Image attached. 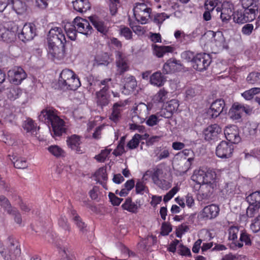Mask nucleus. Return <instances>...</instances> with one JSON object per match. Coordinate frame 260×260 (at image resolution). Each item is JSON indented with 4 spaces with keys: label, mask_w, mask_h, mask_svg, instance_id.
I'll list each match as a JSON object with an SVG mask.
<instances>
[{
    "label": "nucleus",
    "mask_w": 260,
    "mask_h": 260,
    "mask_svg": "<svg viewBox=\"0 0 260 260\" xmlns=\"http://www.w3.org/2000/svg\"><path fill=\"white\" fill-rule=\"evenodd\" d=\"M172 231L171 225L166 222L162 224L161 228V235L163 236L168 235Z\"/></svg>",
    "instance_id": "obj_64"
},
{
    "label": "nucleus",
    "mask_w": 260,
    "mask_h": 260,
    "mask_svg": "<svg viewBox=\"0 0 260 260\" xmlns=\"http://www.w3.org/2000/svg\"><path fill=\"white\" fill-rule=\"evenodd\" d=\"M68 146L72 150L78 153H82L80 145L81 144V137L76 135H73L69 137L67 140Z\"/></svg>",
    "instance_id": "obj_21"
},
{
    "label": "nucleus",
    "mask_w": 260,
    "mask_h": 260,
    "mask_svg": "<svg viewBox=\"0 0 260 260\" xmlns=\"http://www.w3.org/2000/svg\"><path fill=\"white\" fill-rule=\"evenodd\" d=\"M154 183L162 189L167 190L171 187L170 184L165 180L159 179L154 182Z\"/></svg>",
    "instance_id": "obj_61"
},
{
    "label": "nucleus",
    "mask_w": 260,
    "mask_h": 260,
    "mask_svg": "<svg viewBox=\"0 0 260 260\" xmlns=\"http://www.w3.org/2000/svg\"><path fill=\"white\" fill-rule=\"evenodd\" d=\"M6 93L8 99L14 101L19 97L22 91L18 87L12 86L7 89Z\"/></svg>",
    "instance_id": "obj_32"
},
{
    "label": "nucleus",
    "mask_w": 260,
    "mask_h": 260,
    "mask_svg": "<svg viewBox=\"0 0 260 260\" xmlns=\"http://www.w3.org/2000/svg\"><path fill=\"white\" fill-rule=\"evenodd\" d=\"M95 180L100 182L103 185V187H105V185L103 183L102 181H106L108 177L106 173V169L104 168H100L95 173Z\"/></svg>",
    "instance_id": "obj_37"
},
{
    "label": "nucleus",
    "mask_w": 260,
    "mask_h": 260,
    "mask_svg": "<svg viewBox=\"0 0 260 260\" xmlns=\"http://www.w3.org/2000/svg\"><path fill=\"white\" fill-rule=\"evenodd\" d=\"M221 8L218 7L216 10L217 12H220V16L223 22H228L231 19L232 16H234L233 12L234 6L229 2H224L221 5Z\"/></svg>",
    "instance_id": "obj_13"
},
{
    "label": "nucleus",
    "mask_w": 260,
    "mask_h": 260,
    "mask_svg": "<svg viewBox=\"0 0 260 260\" xmlns=\"http://www.w3.org/2000/svg\"><path fill=\"white\" fill-rule=\"evenodd\" d=\"M240 240L241 242H237L235 243V245L239 248L243 246V243L242 242H245L246 245H249L251 244V240L249 235L245 233H242L240 235Z\"/></svg>",
    "instance_id": "obj_47"
},
{
    "label": "nucleus",
    "mask_w": 260,
    "mask_h": 260,
    "mask_svg": "<svg viewBox=\"0 0 260 260\" xmlns=\"http://www.w3.org/2000/svg\"><path fill=\"white\" fill-rule=\"evenodd\" d=\"M23 127L27 132H31L32 134L36 132L34 121L32 120H27L24 123Z\"/></svg>",
    "instance_id": "obj_57"
},
{
    "label": "nucleus",
    "mask_w": 260,
    "mask_h": 260,
    "mask_svg": "<svg viewBox=\"0 0 260 260\" xmlns=\"http://www.w3.org/2000/svg\"><path fill=\"white\" fill-rule=\"evenodd\" d=\"M225 106L224 102L222 99L217 100L211 104L208 110L207 114L210 118H215L218 117L223 111Z\"/></svg>",
    "instance_id": "obj_17"
},
{
    "label": "nucleus",
    "mask_w": 260,
    "mask_h": 260,
    "mask_svg": "<svg viewBox=\"0 0 260 260\" xmlns=\"http://www.w3.org/2000/svg\"><path fill=\"white\" fill-rule=\"evenodd\" d=\"M211 62V59L209 54L199 53L197 54L193 60V68L199 71H203L207 69Z\"/></svg>",
    "instance_id": "obj_9"
},
{
    "label": "nucleus",
    "mask_w": 260,
    "mask_h": 260,
    "mask_svg": "<svg viewBox=\"0 0 260 260\" xmlns=\"http://www.w3.org/2000/svg\"><path fill=\"white\" fill-rule=\"evenodd\" d=\"M123 209L130 212L136 213L137 212L138 206L134 202H133L131 198H127L122 205Z\"/></svg>",
    "instance_id": "obj_36"
},
{
    "label": "nucleus",
    "mask_w": 260,
    "mask_h": 260,
    "mask_svg": "<svg viewBox=\"0 0 260 260\" xmlns=\"http://www.w3.org/2000/svg\"><path fill=\"white\" fill-rule=\"evenodd\" d=\"M36 35V26L33 23H26L24 25L18 38L23 42L30 41Z\"/></svg>",
    "instance_id": "obj_15"
},
{
    "label": "nucleus",
    "mask_w": 260,
    "mask_h": 260,
    "mask_svg": "<svg viewBox=\"0 0 260 260\" xmlns=\"http://www.w3.org/2000/svg\"><path fill=\"white\" fill-rule=\"evenodd\" d=\"M260 92V88H252L246 90L241 94L242 96L246 100L252 99L254 95Z\"/></svg>",
    "instance_id": "obj_39"
},
{
    "label": "nucleus",
    "mask_w": 260,
    "mask_h": 260,
    "mask_svg": "<svg viewBox=\"0 0 260 260\" xmlns=\"http://www.w3.org/2000/svg\"><path fill=\"white\" fill-rule=\"evenodd\" d=\"M250 109L244 105L238 103H234L229 111V115L233 120H238L242 117V114L245 112L248 114Z\"/></svg>",
    "instance_id": "obj_20"
},
{
    "label": "nucleus",
    "mask_w": 260,
    "mask_h": 260,
    "mask_svg": "<svg viewBox=\"0 0 260 260\" xmlns=\"http://www.w3.org/2000/svg\"><path fill=\"white\" fill-rule=\"evenodd\" d=\"M219 211V209L217 206L211 204L204 208L201 216L203 218L212 219L217 216Z\"/></svg>",
    "instance_id": "obj_22"
},
{
    "label": "nucleus",
    "mask_w": 260,
    "mask_h": 260,
    "mask_svg": "<svg viewBox=\"0 0 260 260\" xmlns=\"http://www.w3.org/2000/svg\"><path fill=\"white\" fill-rule=\"evenodd\" d=\"M168 92L165 88L160 89L155 95L156 101L160 103L165 102L168 98Z\"/></svg>",
    "instance_id": "obj_44"
},
{
    "label": "nucleus",
    "mask_w": 260,
    "mask_h": 260,
    "mask_svg": "<svg viewBox=\"0 0 260 260\" xmlns=\"http://www.w3.org/2000/svg\"><path fill=\"white\" fill-rule=\"evenodd\" d=\"M214 189L208 186L201 185L197 195L198 200H208L212 195Z\"/></svg>",
    "instance_id": "obj_26"
},
{
    "label": "nucleus",
    "mask_w": 260,
    "mask_h": 260,
    "mask_svg": "<svg viewBox=\"0 0 260 260\" xmlns=\"http://www.w3.org/2000/svg\"><path fill=\"white\" fill-rule=\"evenodd\" d=\"M221 5L219 0H206L204 6L206 10L213 11L215 8H217Z\"/></svg>",
    "instance_id": "obj_40"
},
{
    "label": "nucleus",
    "mask_w": 260,
    "mask_h": 260,
    "mask_svg": "<svg viewBox=\"0 0 260 260\" xmlns=\"http://www.w3.org/2000/svg\"><path fill=\"white\" fill-rule=\"evenodd\" d=\"M179 107L178 101L175 100H173L170 101L168 106L166 107V110L171 112H174L176 111Z\"/></svg>",
    "instance_id": "obj_56"
},
{
    "label": "nucleus",
    "mask_w": 260,
    "mask_h": 260,
    "mask_svg": "<svg viewBox=\"0 0 260 260\" xmlns=\"http://www.w3.org/2000/svg\"><path fill=\"white\" fill-rule=\"evenodd\" d=\"M18 27L13 22L0 25V39L7 43L14 42L16 38Z\"/></svg>",
    "instance_id": "obj_5"
},
{
    "label": "nucleus",
    "mask_w": 260,
    "mask_h": 260,
    "mask_svg": "<svg viewBox=\"0 0 260 260\" xmlns=\"http://www.w3.org/2000/svg\"><path fill=\"white\" fill-rule=\"evenodd\" d=\"M224 134L227 140L231 144H238L241 141L239 129L236 125L226 126L224 130Z\"/></svg>",
    "instance_id": "obj_16"
},
{
    "label": "nucleus",
    "mask_w": 260,
    "mask_h": 260,
    "mask_svg": "<svg viewBox=\"0 0 260 260\" xmlns=\"http://www.w3.org/2000/svg\"><path fill=\"white\" fill-rule=\"evenodd\" d=\"M120 35L124 37L126 39H130L132 37V32L127 27L123 26L120 28Z\"/></svg>",
    "instance_id": "obj_63"
},
{
    "label": "nucleus",
    "mask_w": 260,
    "mask_h": 260,
    "mask_svg": "<svg viewBox=\"0 0 260 260\" xmlns=\"http://www.w3.org/2000/svg\"><path fill=\"white\" fill-rule=\"evenodd\" d=\"M203 27H197L192 32L189 34H185L184 44H188L193 42L194 39L200 36H202Z\"/></svg>",
    "instance_id": "obj_29"
},
{
    "label": "nucleus",
    "mask_w": 260,
    "mask_h": 260,
    "mask_svg": "<svg viewBox=\"0 0 260 260\" xmlns=\"http://www.w3.org/2000/svg\"><path fill=\"white\" fill-rule=\"evenodd\" d=\"M259 217V215H258L252 221L250 225V229L254 233H257L260 230V221Z\"/></svg>",
    "instance_id": "obj_55"
},
{
    "label": "nucleus",
    "mask_w": 260,
    "mask_h": 260,
    "mask_svg": "<svg viewBox=\"0 0 260 260\" xmlns=\"http://www.w3.org/2000/svg\"><path fill=\"white\" fill-rule=\"evenodd\" d=\"M48 44V52L52 56L57 59H62L65 56V44Z\"/></svg>",
    "instance_id": "obj_19"
},
{
    "label": "nucleus",
    "mask_w": 260,
    "mask_h": 260,
    "mask_svg": "<svg viewBox=\"0 0 260 260\" xmlns=\"http://www.w3.org/2000/svg\"><path fill=\"white\" fill-rule=\"evenodd\" d=\"M110 13L112 15H115L120 5L119 0H108Z\"/></svg>",
    "instance_id": "obj_45"
},
{
    "label": "nucleus",
    "mask_w": 260,
    "mask_h": 260,
    "mask_svg": "<svg viewBox=\"0 0 260 260\" xmlns=\"http://www.w3.org/2000/svg\"><path fill=\"white\" fill-rule=\"evenodd\" d=\"M72 213L73 215H75L73 217V219L74 220L76 224L78 226L81 231H83L84 228H85L84 222H82L80 217L78 215L76 214V212L75 211H73Z\"/></svg>",
    "instance_id": "obj_54"
},
{
    "label": "nucleus",
    "mask_w": 260,
    "mask_h": 260,
    "mask_svg": "<svg viewBox=\"0 0 260 260\" xmlns=\"http://www.w3.org/2000/svg\"><path fill=\"white\" fill-rule=\"evenodd\" d=\"M234 151L233 145L225 141H222L217 146L215 153L217 156L221 158L231 157Z\"/></svg>",
    "instance_id": "obj_11"
},
{
    "label": "nucleus",
    "mask_w": 260,
    "mask_h": 260,
    "mask_svg": "<svg viewBox=\"0 0 260 260\" xmlns=\"http://www.w3.org/2000/svg\"><path fill=\"white\" fill-rule=\"evenodd\" d=\"M10 4L12 5L13 10L18 14H22L26 10L25 4L20 0H11Z\"/></svg>",
    "instance_id": "obj_30"
},
{
    "label": "nucleus",
    "mask_w": 260,
    "mask_h": 260,
    "mask_svg": "<svg viewBox=\"0 0 260 260\" xmlns=\"http://www.w3.org/2000/svg\"><path fill=\"white\" fill-rule=\"evenodd\" d=\"M259 79V73L252 72L250 73L247 77V81L250 84H253L258 81Z\"/></svg>",
    "instance_id": "obj_62"
},
{
    "label": "nucleus",
    "mask_w": 260,
    "mask_h": 260,
    "mask_svg": "<svg viewBox=\"0 0 260 260\" xmlns=\"http://www.w3.org/2000/svg\"><path fill=\"white\" fill-rule=\"evenodd\" d=\"M166 81V77L160 71L155 72L150 76V83L157 87L164 86Z\"/></svg>",
    "instance_id": "obj_23"
},
{
    "label": "nucleus",
    "mask_w": 260,
    "mask_h": 260,
    "mask_svg": "<svg viewBox=\"0 0 260 260\" xmlns=\"http://www.w3.org/2000/svg\"><path fill=\"white\" fill-rule=\"evenodd\" d=\"M101 57L98 56L96 57V61L99 64H106L107 65L109 61V55L108 53H103L101 54Z\"/></svg>",
    "instance_id": "obj_52"
},
{
    "label": "nucleus",
    "mask_w": 260,
    "mask_h": 260,
    "mask_svg": "<svg viewBox=\"0 0 260 260\" xmlns=\"http://www.w3.org/2000/svg\"><path fill=\"white\" fill-rule=\"evenodd\" d=\"M0 253L5 260H15L21 253L18 242L13 238H9L6 249L3 243L0 242Z\"/></svg>",
    "instance_id": "obj_4"
},
{
    "label": "nucleus",
    "mask_w": 260,
    "mask_h": 260,
    "mask_svg": "<svg viewBox=\"0 0 260 260\" xmlns=\"http://www.w3.org/2000/svg\"><path fill=\"white\" fill-rule=\"evenodd\" d=\"M73 23L76 25L78 32L87 37L92 34V28L87 20L77 17L74 19Z\"/></svg>",
    "instance_id": "obj_14"
},
{
    "label": "nucleus",
    "mask_w": 260,
    "mask_h": 260,
    "mask_svg": "<svg viewBox=\"0 0 260 260\" xmlns=\"http://www.w3.org/2000/svg\"><path fill=\"white\" fill-rule=\"evenodd\" d=\"M178 191L177 186L174 187L164 197V201L166 203L171 200Z\"/></svg>",
    "instance_id": "obj_59"
},
{
    "label": "nucleus",
    "mask_w": 260,
    "mask_h": 260,
    "mask_svg": "<svg viewBox=\"0 0 260 260\" xmlns=\"http://www.w3.org/2000/svg\"><path fill=\"white\" fill-rule=\"evenodd\" d=\"M140 140V135L136 134L132 138V139L127 143L126 147L129 149H134L136 148L139 143Z\"/></svg>",
    "instance_id": "obj_41"
},
{
    "label": "nucleus",
    "mask_w": 260,
    "mask_h": 260,
    "mask_svg": "<svg viewBox=\"0 0 260 260\" xmlns=\"http://www.w3.org/2000/svg\"><path fill=\"white\" fill-rule=\"evenodd\" d=\"M115 63L122 62L124 63H128L127 56L123 52L120 51L115 52Z\"/></svg>",
    "instance_id": "obj_46"
},
{
    "label": "nucleus",
    "mask_w": 260,
    "mask_h": 260,
    "mask_svg": "<svg viewBox=\"0 0 260 260\" xmlns=\"http://www.w3.org/2000/svg\"><path fill=\"white\" fill-rule=\"evenodd\" d=\"M239 229L237 226H231L229 230V239L230 240H235L237 238Z\"/></svg>",
    "instance_id": "obj_58"
},
{
    "label": "nucleus",
    "mask_w": 260,
    "mask_h": 260,
    "mask_svg": "<svg viewBox=\"0 0 260 260\" xmlns=\"http://www.w3.org/2000/svg\"><path fill=\"white\" fill-rule=\"evenodd\" d=\"M39 121L46 124L54 138L60 137L66 133L67 126L63 119L57 114V111L52 108L43 109L38 116Z\"/></svg>",
    "instance_id": "obj_1"
},
{
    "label": "nucleus",
    "mask_w": 260,
    "mask_h": 260,
    "mask_svg": "<svg viewBox=\"0 0 260 260\" xmlns=\"http://www.w3.org/2000/svg\"><path fill=\"white\" fill-rule=\"evenodd\" d=\"M153 53L158 57H161L166 53L172 52L173 47L170 46H158L156 45H153Z\"/></svg>",
    "instance_id": "obj_28"
},
{
    "label": "nucleus",
    "mask_w": 260,
    "mask_h": 260,
    "mask_svg": "<svg viewBox=\"0 0 260 260\" xmlns=\"http://www.w3.org/2000/svg\"><path fill=\"white\" fill-rule=\"evenodd\" d=\"M89 19L99 31L103 34H106L108 31L107 27L105 25L103 21H100L99 18L95 16H90Z\"/></svg>",
    "instance_id": "obj_27"
},
{
    "label": "nucleus",
    "mask_w": 260,
    "mask_h": 260,
    "mask_svg": "<svg viewBox=\"0 0 260 260\" xmlns=\"http://www.w3.org/2000/svg\"><path fill=\"white\" fill-rule=\"evenodd\" d=\"M10 82L15 85L20 84L26 77V74L20 67H15L8 72Z\"/></svg>",
    "instance_id": "obj_12"
},
{
    "label": "nucleus",
    "mask_w": 260,
    "mask_h": 260,
    "mask_svg": "<svg viewBox=\"0 0 260 260\" xmlns=\"http://www.w3.org/2000/svg\"><path fill=\"white\" fill-rule=\"evenodd\" d=\"M252 204H255L253 207H249L247 210V213L248 216L253 217L255 214L258 213V209L259 208V201L255 200V201L251 203Z\"/></svg>",
    "instance_id": "obj_48"
},
{
    "label": "nucleus",
    "mask_w": 260,
    "mask_h": 260,
    "mask_svg": "<svg viewBox=\"0 0 260 260\" xmlns=\"http://www.w3.org/2000/svg\"><path fill=\"white\" fill-rule=\"evenodd\" d=\"M58 85L63 89L75 90L81 86V83L72 71L64 69L60 74Z\"/></svg>",
    "instance_id": "obj_3"
},
{
    "label": "nucleus",
    "mask_w": 260,
    "mask_h": 260,
    "mask_svg": "<svg viewBox=\"0 0 260 260\" xmlns=\"http://www.w3.org/2000/svg\"><path fill=\"white\" fill-rule=\"evenodd\" d=\"M47 39L48 44H61L67 42L62 29L58 27L52 28L49 30Z\"/></svg>",
    "instance_id": "obj_10"
},
{
    "label": "nucleus",
    "mask_w": 260,
    "mask_h": 260,
    "mask_svg": "<svg viewBox=\"0 0 260 260\" xmlns=\"http://www.w3.org/2000/svg\"><path fill=\"white\" fill-rule=\"evenodd\" d=\"M133 11L136 19L141 24H145L150 17L151 9L144 3H138L136 4Z\"/></svg>",
    "instance_id": "obj_8"
},
{
    "label": "nucleus",
    "mask_w": 260,
    "mask_h": 260,
    "mask_svg": "<svg viewBox=\"0 0 260 260\" xmlns=\"http://www.w3.org/2000/svg\"><path fill=\"white\" fill-rule=\"evenodd\" d=\"M123 88L129 90H133L137 86L135 78L133 76H126L121 80Z\"/></svg>",
    "instance_id": "obj_31"
},
{
    "label": "nucleus",
    "mask_w": 260,
    "mask_h": 260,
    "mask_svg": "<svg viewBox=\"0 0 260 260\" xmlns=\"http://www.w3.org/2000/svg\"><path fill=\"white\" fill-rule=\"evenodd\" d=\"M205 175L206 172L203 170H196L191 176L192 180L198 184L204 185L205 183Z\"/></svg>",
    "instance_id": "obj_34"
},
{
    "label": "nucleus",
    "mask_w": 260,
    "mask_h": 260,
    "mask_svg": "<svg viewBox=\"0 0 260 260\" xmlns=\"http://www.w3.org/2000/svg\"><path fill=\"white\" fill-rule=\"evenodd\" d=\"M76 25L68 23L64 26V30L69 39L75 41L77 37V31Z\"/></svg>",
    "instance_id": "obj_33"
},
{
    "label": "nucleus",
    "mask_w": 260,
    "mask_h": 260,
    "mask_svg": "<svg viewBox=\"0 0 260 260\" xmlns=\"http://www.w3.org/2000/svg\"><path fill=\"white\" fill-rule=\"evenodd\" d=\"M242 6L244 11H238L235 13L234 21L243 24L253 20L255 18V12L258 11V6L253 2L246 4L245 0L242 2Z\"/></svg>",
    "instance_id": "obj_2"
},
{
    "label": "nucleus",
    "mask_w": 260,
    "mask_h": 260,
    "mask_svg": "<svg viewBox=\"0 0 260 260\" xmlns=\"http://www.w3.org/2000/svg\"><path fill=\"white\" fill-rule=\"evenodd\" d=\"M12 161L14 166L17 169H24L27 167L28 164L26 159L24 158L19 157L16 159L15 158H13Z\"/></svg>",
    "instance_id": "obj_42"
},
{
    "label": "nucleus",
    "mask_w": 260,
    "mask_h": 260,
    "mask_svg": "<svg viewBox=\"0 0 260 260\" xmlns=\"http://www.w3.org/2000/svg\"><path fill=\"white\" fill-rule=\"evenodd\" d=\"M214 39L219 46H223L225 43V39L222 33L220 31L216 32L214 35Z\"/></svg>",
    "instance_id": "obj_53"
},
{
    "label": "nucleus",
    "mask_w": 260,
    "mask_h": 260,
    "mask_svg": "<svg viewBox=\"0 0 260 260\" xmlns=\"http://www.w3.org/2000/svg\"><path fill=\"white\" fill-rule=\"evenodd\" d=\"M117 71L119 75L123 74L129 69L128 63H124L122 62H116Z\"/></svg>",
    "instance_id": "obj_50"
},
{
    "label": "nucleus",
    "mask_w": 260,
    "mask_h": 260,
    "mask_svg": "<svg viewBox=\"0 0 260 260\" xmlns=\"http://www.w3.org/2000/svg\"><path fill=\"white\" fill-rule=\"evenodd\" d=\"M204 186H208L215 189L217 186V178L216 174L214 171H208L206 172V175H205V183Z\"/></svg>",
    "instance_id": "obj_24"
},
{
    "label": "nucleus",
    "mask_w": 260,
    "mask_h": 260,
    "mask_svg": "<svg viewBox=\"0 0 260 260\" xmlns=\"http://www.w3.org/2000/svg\"><path fill=\"white\" fill-rule=\"evenodd\" d=\"M1 205L8 214L15 208L11 206L9 201L4 196H0Z\"/></svg>",
    "instance_id": "obj_38"
},
{
    "label": "nucleus",
    "mask_w": 260,
    "mask_h": 260,
    "mask_svg": "<svg viewBox=\"0 0 260 260\" xmlns=\"http://www.w3.org/2000/svg\"><path fill=\"white\" fill-rule=\"evenodd\" d=\"M9 214L14 217V220L17 224H21L22 222L21 215L19 211L16 208L13 209L11 213H9Z\"/></svg>",
    "instance_id": "obj_60"
},
{
    "label": "nucleus",
    "mask_w": 260,
    "mask_h": 260,
    "mask_svg": "<svg viewBox=\"0 0 260 260\" xmlns=\"http://www.w3.org/2000/svg\"><path fill=\"white\" fill-rule=\"evenodd\" d=\"M111 81V78H107L102 80L100 84L104 86L96 93L97 105L102 108L107 106L110 102V96L108 94V91L109 90V84Z\"/></svg>",
    "instance_id": "obj_7"
},
{
    "label": "nucleus",
    "mask_w": 260,
    "mask_h": 260,
    "mask_svg": "<svg viewBox=\"0 0 260 260\" xmlns=\"http://www.w3.org/2000/svg\"><path fill=\"white\" fill-rule=\"evenodd\" d=\"M123 106H124V104L121 102H117L114 104L112 112L110 117L112 120L116 121L118 119L120 114V108Z\"/></svg>",
    "instance_id": "obj_35"
},
{
    "label": "nucleus",
    "mask_w": 260,
    "mask_h": 260,
    "mask_svg": "<svg viewBox=\"0 0 260 260\" xmlns=\"http://www.w3.org/2000/svg\"><path fill=\"white\" fill-rule=\"evenodd\" d=\"M221 132L222 129L219 125L217 124H211L204 131L205 139L208 141L216 140L221 134Z\"/></svg>",
    "instance_id": "obj_18"
},
{
    "label": "nucleus",
    "mask_w": 260,
    "mask_h": 260,
    "mask_svg": "<svg viewBox=\"0 0 260 260\" xmlns=\"http://www.w3.org/2000/svg\"><path fill=\"white\" fill-rule=\"evenodd\" d=\"M48 150L50 153L56 157L63 155V150L57 145H51L48 148Z\"/></svg>",
    "instance_id": "obj_43"
},
{
    "label": "nucleus",
    "mask_w": 260,
    "mask_h": 260,
    "mask_svg": "<svg viewBox=\"0 0 260 260\" xmlns=\"http://www.w3.org/2000/svg\"><path fill=\"white\" fill-rule=\"evenodd\" d=\"M152 106L151 104L146 105L143 103H140L137 105L134 108L132 117L133 122H140V123L144 122L149 114Z\"/></svg>",
    "instance_id": "obj_6"
},
{
    "label": "nucleus",
    "mask_w": 260,
    "mask_h": 260,
    "mask_svg": "<svg viewBox=\"0 0 260 260\" xmlns=\"http://www.w3.org/2000/svg\"><path fill=\"white\" fill-rule=\"evenodd\" d=\"M73 5L74 10L80 13L85 12L90 8L88 0H75Z\"/></svg>",
    "instance_id": "obj_25"
},
{
    "label": "nucleus",
    "mask_w": 260,
    "mask_h": 260,
    "mask_svg": "<svg viewBox=\"0 0 260 260\" xmlns=\"http://www.w3.org/2000/svg\"><path fill=\"white\" fill-rule=\"evenodd\" d=\"M169 17V15L165 13H157L154 15L153 21L158 25H160Z\"/></svg>",
    "instance_id": "obj_49"
},
{
    "label": "nucleus",
    "mask_w": 260,
    "mask_h": 260,
    "mask_svg": "<svg viewBox=\"0 0 260 260\" xmlns=\"http://www.w3.org/2000/svg\"><path fill=\"white\" fill-rule=\"evenodd\" d=\"M111 150V149H105L104 150H102L100 154L96 155L95 157L98 161L104 162L106 160L108 155L110 153Z\"/></svg>",
    "instance_id": "obj_51"
}]
</instances>
